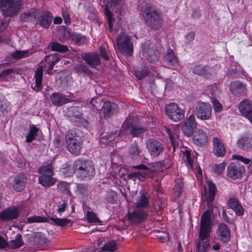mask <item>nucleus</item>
Masks as SVG:
<instances>
[{"label": "nucleus", "mask_w": 252, "mask_h": 252, "mask_svg": "<svg viewBox=\"0 0 252 252\" xmlns=\"http://www.w3.org/2000/svg\"><path fill=\"white\" fill-rule=\"evenodd\" d=\"M196 126L197 123L195 117L193 115H191L184 121L182 126V131L185 135L190 137Z\"/></svg>", "instance_id": "nucleus-14"}, {"label": "nucleus", "mask_w": 252, "mask_h": 252, "mask_svg": "<svg viewBox=\"0 0 252 252\" xmlns=\"http://www.w3.org/2000/svg\"><path fill=\"white\" fill-rule=\"evenodd\" d=\"M239 148L248 151L252 148V134H246L242 136L237 141Z\"/></svg>", "instance_id": "nucleus-21"}, {"label": "nucleus", "mask_w": 252, "mask_h": 252, "mask_svg": "<svg viewBox=\"0 0 252 252\" xmlns=\"http://www.w3.org/2000/svg\"><path fill=\"white\" fill-rule=\"evenodd\" d=\"M66 148L71 153L78 155L80 153L83 140L73 130H69L65 135Z\"/></svg>", "instance_id": "nucleus-6"}, {"label": "nucleus", "mask_w": 252, "mask_h": 252, "mask_svg": "<svg viewBox=\"0 0 252 252\" xmlns=\"http://www.w3.org/2000/svg\"><path fill=\"white\" fill-rule=\"evenodd\" d=\"M53 142L54 146L58 148H60L64 145L63 138L59 135H57L55 137Z\"/></svg>", "instance_id": "nucleus-61"}, {"label": "nucleus", "mask_w": 252, "mask_h": 252, "mask_svg": "<svg viewBox=\"0 0 252 252\" xmlns=\"http://www.w3.org/2000/svg\"><path fill=\"white\" fill-rule=\"evenodd\" d=\"M77 192L82 196H87L89 194L88 186L85 184H79L77 186Z\"/></svg>", "instance_id": "nucleus-55"}, {"label": "nucleus", "mask_w": 252, "mask_h": 252, "mask_svg": "<svg viewBox=\"0 0 252 252\" xmlns=\"http://www.w3.org/2000/svg\"><path fill=\"white\" fill-rule=\"evenodd\" d=\"M70 39L76 44L81 45L86 43V37L80 33L72 32Z\"/></svg>", "instance_id": "nucleus-43"}, {"label": "nucleus", "mask_w": 252, "mask_h": 252, "mask_svg": "<svg viewBox=\"0 0 252 252\" xmlns=\"http://www.w3.org/2000/svg\"><path fill=\"white\" fill-rule=\"evenodd\" d=\"M230 230L224 223L219 224L217 230V236L219 239L223 243H226L230 239Z\"/></svg>", "instance_id": "nucleus-18"}, {"label": "nucleus", "mask_w": 252, "mask_h": 252, "mask_svg": "<svg viewBox=\"0 0 252 252\" xmlns=\"http://www.w3.org/2000/svg\"><path fill=\"white\" fill-rule=\"evenodd\" d=\"M149 73V71L146 66H144L135 71V76L139 80L142 79L143 78L147 76Z\"/></svg>", "instance_id": "nucleus-51"}, {"label": "nucleus", "mask_w": 252, "mask_h": 252, "mask_svg": "<svg viewBox=\"0 0 252 252\" xmlns=\"http://www.w3.org/2000/svg\"><path fill=\"white\" fill-rule=\"evenodd\" d=\"M57 189L60 192L64 194H67L69 196H72L69 183L64 181H59L57 184Z\"/></svg>", "instance_id": "nucleus-36"}, {"label": "nucleus", "mask_w": 252, "mask_h": 252, "mask_svg": "<svg viewBox=\"0 0 252 252\" xmlns=\"http://www.w3.org/2000/svg\"><path fill=\"white\" fill-rule=\"evenodd\" d=\"M147 129L146 127L137 124L133 119L130 117L125 121L120 132L124 135L130 134L133 137H136L144 133Z\"/></svg>", "instance_id": "nucleus-5"}, {"label": "nucleus", "mask_w": 252, "mask_h": 252, "mask_svg": "<svg viewBox=\"0 0 252 252\" xmlns=\"http://www.w3.org/2000/svg\"><path fill=\"white\" fill-rule=\"evenodd\" d=\"M27 220L29 223L44 222L48 221L47 218L45 217L33 216L27 218Z\"/></svg>", "instance_id": "nucleus-56"}, {"label": "nucleus", "mask_w": 252, "mask_h": 252, "mask_svg": "<svg viewBox=\"0 0 252 252\" xmlns=\"http://www.w3.org/2000/svg\"><path fill=\"white\" fill-rule=\"evenodd\" d=\"M43 77V68L39 66L35 71L34 78L35 79V85L32 88L36 92H38L42 89V80Z\"/></svg>", "instance_id": "nucleus-28"}, {"label": "nucleus", "mask_w": 252, "mask_h": 252, "mask_svg": "<svg viewBox=\"0 0 252 252\" xmlns=\"http://www.w3.org/2000/svg\"><path fill=\"white\" fill-rule=\"evenodd\" d=\"M212 102L214 109L216 112H220L222 108V105L217 99L213 98L212 99Z\"/></svg>", "instance_id": "nucleus-64"}, {"label": "nucleus", "mask_w": 252, "mask_h": 252, "mask_svg": "<svg viewBox=\"0 0 252 252\" xmlns=\"http://www.w3.org/2000/svg\"><path fill=\"white\" fill-rule=\"evenodd\" d=\"M118 105L113 102L106 101L103 103L101 111L105 118H109L115 113V111L117 109Z\"/></svg>", "instance_id": "nucleus-25"}, {"label": "nucleus", "mask_w": 252, "mask_h": 252, "mask_svg": "<svg viewBox=\"0 0 252 252\" xmlns=\"http://www.w3.org/2000/svg\"><path fill=\"white\" fill-rule=\"evenodd\" d=\"M46 61L49 64L48 70H52L54 65L58 63L60 60L57 54H55L53 56H47L45 57Z\"/></svg>", "instance_id": "nucleus-46"}, {"label": "nucleus", "mask_w": 252, "mask_h": 252, "mask_svg": "<svg viewBox=\"0 0 252 252\" xmlns=\"http://www.w3.org/2000/svg\"><path fill=\"white\" fill-rule=\"evenodd\" d=\"M74 69L75 72L77 73H83L88 76H91L93 74L90 69L83 64H79L75 65L74 67Z\"/></svg>", "instance_id": "nucleus-45"}, {"label": "nucleus", "mask_w": 252, "mask_h": 252, "mask_svg": "<svg viewBox=\"0 0 252 252\" xmlns=\"http://www.w3.org/2000/svg\"><path fill=\"white\" fill-rule=\"evenodd\" d=\"M39 9L31 10L22 13L20 18L24 22H32L36 19Z\"/></svg>", "instance_id": "nucleus-31"}, {"label": "nucleus", "mask_w": 252, "mask_h": 252, "mask_svg": "<svg viewBox=\"0 0 252 252\" xmlns=\"http://www.w3.org/2000/svg\"><path fill=\"white\" fill-rule=\"evenodd\" d=\"M74 171L81 180H90L95 174L94 166L91 161L84 159L76 160L73 165Z\"/></svg>", "instance_id": "nucleus-3"}, {"label": "nucleus", "mask_w": 252, "mask_h": 252, "mask_svg": "<svg viewBox=\"0 0 252 252\" xmlns=\"http://www.w3.org/2000/svg\"><path fill=\"white\" fill-rule=\"evenodd\" d=\"M170 142L173 147V151H175V149L178 146L179 140L177 135H172L171 133H168Z\"/></svg>", "instance_id": "nucleus-62"}, {"label": "nucleus", "mask_w": 252, "mask_h": 252, "mask_svg": "<svg viewBox=\"0 0 252 252\" xmlns=\"http://www.w3.org/2000/svg\"><path fill=\"white\" fill-rule=\"evenodd\" d=\"M122 2V0H111L110 7L118 15H121L123 10Z\"/></svg>", "instance_id": "nucleus-40"}, {"label": "nucleus", "mask_w": 252, "mask_h": 252, "mask_svg": "<svg viewBox=\"0 0 252 252\" xmlns=\"http://www.w3.org/2000/svg\"><path fill=\"white\" fill-rule=\"evenodd\" d=\"M104 12H105V14L108 19V22L109 28L111 30H112V28H113L112 23H113V21L114 20V19L113 18L112 12L110 11L108 6L107 5H105V6Z\"/></svg>", "instance_id": "nucleus-57"}, {"label": "nucleus", "mask_w": 252, "mask_h": 252, "mask_svg": "<svg viewBox=\"0 0 252 252\" xmlns=\"http://www.w3.org/2000/svg\"><path fill=\"white\" fill-rule=\"evenodd\" d=\"M10 109L9 103L4 97H0V116H3Z\"/></svg>", "instance_id": "nucleus-39"}, {"label": "nucleus", "mask_w": 252, "mask_h": 252, "mask_svg": "<svg viewBox=\"0 0 252 252\" xmlns=\"http://www.w3.org/2000/svg\"><path fill=\"white\" fill-rule=\"evenodd\" d=\"M141 153L139 147L136 142L131 144L129 149V154L132 158H137Z\"/></svg>", "instance_id": "nucleus-41"}, {"label": "nucleus", "mask_w": 252, "mask_h": 252, "mask_svg": "<svg viewBox=\"0 0 252 252\" xmlns=\"http://www.w3.org/2000/svg\"><path fill=\"white\" fill-rule=\"evenodd\" d=\"M194 112L197 118L203 121L208 120L211 117L212 108L210 104L199 101L196 103Z\"/></svg>", "instance_id": "nucleus-7"}, {"label": "nucleus", "mask_w": 252, "mask_h": 252, "mask_svg": "<svg viewBox=\"0 0 252 252\" xmlns=\"http://www.w3.org/2000/svg\"><path fill=\"white\" fill-rule=\"evenodd\" d=\"M227 176L236 180L241 178L245 172L244 167L238 163H231L227 168Z\"/></svg>", "instance_id": "nucleus-15"}, {"label": "nucleus", "mask_w": 252, "mask_h": 252, "mask_svg": "<svg viewBox=\"0 0 252 252\" xmlns=\"http://www.w3.org/2000/svg\"><path fill=\"white\" fill-rule=\"evenodd\" d=\"M33 239L35 245L38 244H44L48 241L47 239L45 237L44 234L41 232L35 233Z\"/></svg>", "instance_id": "nucleus-47"}, {"label": "nucleus", "mask_w": 252, "mask_h": 252, "mask_svg": "<svg viewBox=\"0 0 252 252\" xmlns=\"http://www.w3.org/2000/svg\"><path fill=\"white\" fill-rule=\"evenodd\" d=\"M212 225L211 211L207 210L201 216L199 231V240L196 242V249L198 252H205L210 247L207 240L210 235Z\"/></svg>", "instance_id": "nucleus-1"}, {"label": "nucleus", "mask_w": 252, "mask_h": 252, "mask_svg": "<svg viewBox=\"0 0 252 252\" xmlns=\"http://www.w3.org/2000/svg\"><path fill=\"white\" fill-rule=\"evenodd\" d=\"M27 182V177L23 174H20L16 176L13 182V188L17 191H22L25 188Z\"/></svg>", "instance_id": "nucleus-24"}, {"label": "nucleus", "mask_w": 252, "mask_h": 252, "mask_svg": "<svg viewBox=\"0 0 252 252\" xmlns=\"http://www.w3.org/2000/svg\"><path fill=\"white\" fill-rule=\"evenodd\" d=\"M117 44L123 53L130 55L133 52V44L128 36L120 33L117 38Z\"/></svg>", "instance_id": "nucleus-9"}, {"label": "nucleus", "mask_w": 252, "mask_h": 252, "mask_svg": "<svg viewBox=\"0 0 252 252\" xmlns=\"http://www.w3.org/2000/svg\"><path fill=\"white\" fill-rule=\"evenodd\" d=\"M39 131V128L35 126H30V131L26 136V142L30 143L35 139Z\"/></svg>", "instance_id": "nucleus-38"}, {"label": "nucleus", "mask_w": 252, "mask_h": 252, "mask_svg": "<svg viewBox=\"0 0 252 252\" xmlns=\"http://www.w3.org/2000/svg\"><path fill=\"white\" fill-rule=\"evenodd\" d=\"M53 20L51 14L49 12L40 11L38 10L37 17L36 18V24L41 27L48 29Z\"/></svg>", "instance_id": "nucleus-16"}, {"label": "nucleus", "mask_w": 252, "mask_h": 252, "mask_svg": "<svg viewBox=\"0 0 252 252\" xmlns=\"http://www.w3.org/2000/svg\"><path fill=\"white\" fill-rule=\"evenodd\" d=\"M51 101L54 105L60 106L68 102L69 100L63 94L54 93L51 96Z\"/></svg>", "instance_id": "nucleus-27"}, {"label": "nucleus", "mask_w": 252, "mask_h": 252, "mask_svg": "<svg viewBox=\"0 0 252 252\" xmlns=\"http://www.w3.org/2000/svg\"><path fill=\"white\" fill-rule=\"evenodd\" d=\"M192 72L197 75L201 76L207 79L213 78L215 74V71L213 67L208 65L198 64L192 68Z\"/></svg>", "instance_id": "nucleus-13"}, {"label": "nucleus", "mask_w": 252, "mask_h": 252, "mask_svg": "<svg viewBox=\"0 0 252 252\" xmlns=\"http://www.w3.org/2000/svg\"><path fill=\"white\" fill-rule=\"evenodd\" d=\"M116 137L115 133L113 132L108 133H102L100 136V141L104 144H108L113 141Z\"/></svg>", "instance_id": "nucleus-44"}, {"label": "nucleus", "mask_w": 252, "mask_h": 252, "mask_svg": "<svg viewBox=\"0 0 252 252\" xmlns=\"http://www.w3.org/2000/svg\"><path fill=\"white\" fill-rule=\"evenodd\" d=\"M165 113L170 119L175 122L181 120L185 116L184 110L174 103L166 106Z\"/></svg>", "instance_id": "nucleus-10"}, {"label": "nucleus", "mask_w": 252, "mask_h": 252, "mask_svg": "<svg viewBox=\"0 0 252 252\" xmlns=\"http://www.w3.org/2000/svg\"><path fill=\"white\" fill-rule=\"evenodd\" d=\"M83 60L92 67L95 68L100 63L98 55L95 53H88L84 55Z\"/></svg>", "instance_id": "nucleus-26"}, {"label": "nucleus", "mask_w": 252, "mask_h": 252, "mask_svg": "<svg viewBox=\"0 0 252 252\" xmlns=\"http://www.w3.org/2000/svg\"><path fill=\"white\" fill-rule=\"evenodd\" d=\"M194 143L198 146H203L208 142V135L203 130L199 129L195 131L193 136Z\"/></svg>", "instance_id": "nucleus-23"}, {"label": "nucleus", "mask_w": 252, "mask_h": 252, "mask_svg": "<svg viewBox=\"0 0 252 252\" xmlns=\"http://www.w3.org/2000/svg\"><path fill=\"white\" fill-rule=\"evenodd\" d=\"M213 153L218 157H224L226 153L225 147L220 139L217 137L213 138Z\"/></svg>", "instance_id": "nucleus-20"}, {"label": "nucleus", "mask_w": 252, "mask_h": 252, "mask_svg": "<svg viewBox=\"0 0 252 252\" xmlns=\"http://www.w3.org/2000/svg\"><path fill=\"white\" fill-rule=\"evenodd\" d=\"M51 49L52 51L61 53H65L68 51L67 46L62 45L58 42H52L51 43Z\"/></svg>", "instance_id": "nucleus-48"}, {"label": "nucleus", "mask_w": 252, "mask_h": 252, "mask_svg": "<svg viewBox=\"0 0 252 252\" xmlns=\"http://www.w3.org/2000/svg\"><path fill=\"white\" fill-rule=\"evenodd\" d=\"M147 148L150 154L154 157H158L163 152V144L158 140L150 138L146 142Z\"/></svg>", "instance_id": "nucleus-12"}, {"label": "nucleus", "mask_w": 252, "mask_h": 252, "mask_svg": "<svg viewBox=\"0 0 252 252\" xmlns=\"http://www.w3.org/2000/svg\"><path fill=\"white\" fill-rule=\"evenodd\" d=\"M164 61L170 66H176L178 64V61L173 51L168 49L164 57Z\"/></svg>", "instance_id": "nucleus-32"}, {"label": "nucleus", "mask_w": 252, "mask_h": 252, "mask_svg": "<svg viewBox=\"0 0 252 252\" xmlns=\"http://www.w3.org/2000/svg\"><path fill=\"white\" fill-rule=\"evenodd\" d=\"M142 55L149 62L154 63L158 60L159 53L157 49L151 46L149 41H146L141 45Z\"/></svg>", "instance_id": "nucleus-8"}, {"label": "nucleus", "mask_w": 252, "mask_h": 252, "mask_svg": "<svg viewBox=\"0 0 252 252\" xmlns=\"http://www.w3.org/2000/svg\"><path fill=\"white\" fill-rule=\"evenodd\" d=\"M66 115L69 117L71 122L76 126H79L86 122V120L83 118V114L80 111L78 106H71L68 108Z\"/></svg>", "instance_id": "nucleus-11"}, {"label": "nucleus", "mask_w": 252, "mask_h": 252, "mask_svg": "<svg viewBox=\"0 0 252 252\" xmlns=\"http://www.w3.org/2000/svg\"><path fill=\"white\" fill-rule=\"evenodd\" d=\"M149 203V198L144 194H141L137 201L136 206L137 208L146 207Z\"/></svg>", "instance_id": "nucleus-53"}, {"label": "nucleus", "mask_w": 252, "mask_h": 252, "mask_svg": "<svg viewBox=\"0 0 252 252\" xmlns=\"http://www.w3.org/2000/svg\"><path fill=\"white\" fill-rule=\"evenodd\" d=\"M24 244V242L22 240V235L20 234H17L15 239L10 241L9 242H7V245H6V248L11 249H16Z\"/></svg>", "instance_id": "nucleus-34"}, {"label": "nucleus", "mask_w": 252, "mask_h": 252, "mask_svg": "<svg viewBox=\"0 0 252 252\" xmlns=\"http://www.w3.org/2000/svg\"><path fill=\"white\" fill-rule=\"evenodd\" d=\"M49 219L54 222L55 225L60 226H65L71 222V220L67 219H59L55 216L49 217Z\"/></svg>", "instance_id": "nucleus-50"}, {"label": "nucleus", "mask_w": 252, "mask_h": 252, "mask_svg": "<svg viewBox=\"0 0 252 252\" xmlns=\"http://www.w3.org/2000/svg\"><path fill=\"white\" fill-rule=\"evenodd\" d=\"M57 179L53 176H40L39 177V183L45 188H49L53 186L57 182Z\"/></svg>", "instance_id": "nucleus-33"}, {"label": "nucleus", "mask_w": 252, "mask_h": 252, "mask_svg": "<svg viewBox=\"0 0 252 252\" xmlns=\"http://www.w3.org/2000/svg\"><path fill=\"white\" fill-rule=\"evenodd\" d=\"M141 15L145 24L150 29L156 31L161 28L162 16L154 5L146 3L142 8Z\"/></svg>", "instance_id": "nucleus-2"}, {"label": "nucleus", "mask_w": 252, "mask_h": 252, "mask_svg": "<svg viewBox=\"0 0 252 252\" xmlns=\"http://www.w3.org/2000/svg\"><path fill=\"white\" fill-rule=\"evenodd\" d=\"M132 168L139 170L137 172H135L137 174L136 175L138 178L140 177L146 178L148 176L149 169L146 165L141 164L133 166Z\"/></svg>", "instance_id": "nucleus-35"}, {"label": "nucleus", "mask_w": 252, "mask_h": 252, "mask_svg": "<svg viewBox=\"0 0 252 252\" xmlns=\"http://www.w3.org/2000/svg\"><path fill=\"white\" fill-rule=\"evenodd\" d=\"M157 185L156 186V191L157 193V195L159 199H164V196H163V191L161 187H160V183L159 180H157Z\"/></svg>", "instance_id": "nucleus-63"}, {"label": "nucleus", "mask_w": 252, "mask_h": 252, "mask_svg": "<svg viewBox=\"0 0 252 252\" xmlns=\"http://www.w3.org/2000/svg\"><path fill=\"white\" fill-rule=\"evenodd\" d=\"M24 0H0V10L5 17H13L19 14Z\"/></svg>", "instance_id": "nucleus-4"}, {"label": "nucleus", "mask_w": 252, "mask_h": 252, "mask_svg": "<svg viewBox=\"0 0 252 252\" xmlns=\"http://www.w3.org/2000/svg\"><path fill=\"white\" fill-rule=\"evenodd\" d=\"M230 90L236 95H245L247 94L246 85L239 81L232 82L230 85Z\"/></svg>", "instance_id": "nucleus-22"}, {"label": "nucleus", "mask_w": 252, "mask_h": 252, "mask_svg": "<svg viewBox=\"0 0 252 252\" xmlns=\"http://www.w3.org/2000/svg\"><path fill=\"white\" fill-rule=\"evenodd\" d=\"M208 186L209 188L208 195H207L206 190H205V194L206 195V199H207V204L209 208L212 207L211 203L214 201L216 192V185L211 181L208 182Z\"/></svg>", "instance_id": "nucleus-29"}, {"label": "nucleus", "mask_w": 252, "mask_h": 252, "mask_svg": "<svg viewBox=\"0 0 252 252\" xmlns=\"http://www.w3.org/2000/svg\"><path fill=\"white\" fill-rule=\"evenodd\" d=\"M12 55L13 58L19 59L28 57L29 55V52L28 51L16 50L12 53Z\"/></svg>", "instance_id": "nucleus-59"}, {"label": "nucleus", "mask_w": 252, "mask_h": 252, "mask_svg": "<svg viewBox=\"0 0 252 252\" xmlns=\"http://www.w3.org/2000/svg\"><path fill=\"white\" fill-rule=\"evenodd\" d=\"M183 187V183L180 180H178L176 181L173 190L174 195L176 197H179L182 192V188Z\"/></svg>", "instance_id": "nucleus-52"}, {"label": "nucleus", "mask_w": 252, "mask_h": 252, "mask_svg": "<svg viewBox=\"0 0 252 252\" xmlns=\"http://www.w3.org/2000/svg\"><path fill=\"white\" fill-rule=\"evenodd\" d=\"M87 220L90 223H100L101 221L95 213L92 211L87 212Z\"/></svg>", "instance_id": "nucleus-54"}, {"label": "nucleus", "mask_w": 252, "mask_h": 252, "mask_svg": "<svg viewBox=\"0 0 252 252\" xmlns=\"http://www.w3.org/2000/svg\"><path fill=\"white\" fill-rule=\"evenodd\" d=\"M38 172L41 176H53V175L52 166L51 164L39 168Z\"/></svg>", "instance_id": "nucleus-49"}, {"label": "nucleus", "mask_w": 252, "mask_h": 252, "mask_svg": "<svg viewBox=\"0 0 252 252\" xmlns=\"http://www.w3.org/2000/svg\"><path fill=\"white\" fill-rule=\"evenodd\" d=\"M116 250V243L114 241L109 242L104 244L101 248V250L104 252H114Z\"/></svg>", "instance_id": "nucleus-58"}, {"label": "nucleus", "mask_w": 252, "mask_h": 252, "mask_svg": "<svg viewBox=\"0 0 252 252\" xmlns=\"http://www.w3.org/2000/svg\"><path fill=\"white\" fill-rule=\"evenodd\" d=\"M225 165L226 164L224 163L218 164H214L212 166V168L216 174L219 175L221 174L223 171L225 167Z\"/></svg>", "instance_id": "nucleus-60"}, {"label": "nucleus", "mask_w": 252, "mask_h": 252, "mask_svg": "<svg viewBox=\"0 0 252 252\" xmlns=\"http://www.w3.org/2000/svg\"><path fill=\"white\" fill-rule=\"evenodd\" d=\"M71 33L66 27L62 28L58 33V37L60 41L63 42L67 39H70Z\"/></svg>", "instance_id": "nucleus-42"}, {"label": "nucleus", "mask_w": 252, "mask_h": 252, "mask_svg": "<svg viewBox=\"0 0 252 252\" xmlns=\"http://www.w3.org/2000/svg\"><path fill=\"white\" fill-rule=\"evenodd\" d=\"M228 205L229 208L235 211L237 215L241 216L243 214V208L236 198H230L228 202Z\"/></svg>", "instance_id": "nucleus-30"}, {"label": "nucleus", "mask_w": 252, "mask_h": 252, "mask_svg": "<svg viewBox=\"0 0 252 252\" xmlns=\"http://www.w3.org/2000/svg\"><path fill=\"white\" fill-rule=\"evenodd\" d=\"M103 102L100 98H92L90 101V103L88 104L90 108H92V109L94 111H99L101 110L102 108L103 107Z\"/></svg>", "instance_id": "nucleus-37"}, {"label": "nucleus", "mask_w": 252, "mask_h": 252, "mask_svg": "<svg viewBox=\"0 0 252 252\" xmlns=\"http://www.w3.org/2000/svg\"><path fill=\"white\" fill-rule=\"evenodd\" d=\"M147 216V212L144 211H135L128 214V220L133 224H137L144 221L146 219Z\"/></svg>", "instance_id": "nucleus-17"}, {"label": "nucleus", "mask_w": 252, "mask_h": 252, "mask_svg": "<svg viewBox=\"0 0 252 252\" xmlns=\"http://www.w3.org/2000/svg\"><path fill=\"white\" fill-rule=\"evenodd\" d=\"M18 209L14 207L9 208L0 212V220L5 221H10L16 219L19 215Z\"/></svg>", "instance_id": "nucleus-19"}]
</instances>
